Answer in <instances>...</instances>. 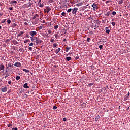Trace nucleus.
I'll use <instances>...</instances> for the list:
<instances>
[{"mask_svg":"<svg viewBox=\"0 0 130 130\" xmlns=\"http://www.w3.org/2000/svg\"><path fill=\"white\" fill-rule=\"evenodd\" d=\"M91 7L93 8L92 9L93 11H97L99 7H98V4H96V3H93Z\"/></svg>","mask_w":130,"mask_h":130,"instance_id":"1","label":"nucleus"},{"mask_svg":"<svg viewBox=\"0 0 130 130\" xmlns=\"http://www.w3.org/2000/svg\"><path fill=\"white\" fill-rule=\"evenodd\" d=\"M44 12H45V13H49V12H50V11H51V8H50V7L49 6H47L46 7V9H44Z\"/></svg>","mask_w":130,"mask_h":130,"instance_id":"2","label":"nucleus"},{"mask_svg":"<svg viewBox=\"0 0 130 130\" xmlns=\"http://www.w3.org/2000/svg\"><path fill=\"white\" fill-rule=\"evenodd\" d=\"M72 12L73 15H76L77 14V12H78V8L75 7L73 8Z\"/></svg>","mask_w":130,"mask_h":130,"instance_id":"3","label":"nucleus"},{"mask_svg":"<svg viewBox=\"0 0 130 130\" xmlns=\"http://www.w3.org/2000/svg\"><path fill=\"white\" fill-rule=\"evenodd\" d=\"M36 34H37V32L36 31H30L29 32V35H30V36H31V37H34V36H35V35H36Z\"/></svg>","mask_w":130,"mask_h":130,"instance_id":"4","label":"nucleus"},{"mask_svg":"<svg viewBox=\"0 0 130 130\" xmlns=\"http://www.w3.org/2000/svg\"><path fill=\"white\" fill-rule=\"evenodd\" d=\"M1 91L2 92H7V91H8V88H7V86H6L5 87H3L1 89Z\"/></svg>","mask_w":130,"mask_h":130,"instance_id":"5","label":"nucleus"},{"mask_svg":"<svg viewBox=\"0 0 130 130\" xmlns=\"http://www.w3.org/2000/svg\"><path fill=\"white\" fill-rule=\"evenodd\" d=\"M21 66H22V64H21V63L19 62H15L14 64V66L17 67V68H20Z\"/></svg>","mask_w":130,"mask_h":130,"instance_id":"6","label":"nucleus"},{"mask_svg":"<svg viewBox=\"0 0 130 130\" xmlns=\"http://www.w3.org/2000/svg\"><path fill=\"white\" fill-rule=\"evenodd\" d=\"M36 42L37 44H40L42 43V40H40V39H37L36 40Z\"/></svg>","mask_w":130,"mask_h":130,"instance_id":"7","label":"nucleus"},{"mask_svg":"<svg viewBox=\"0 0 130 130\" xmlns=\"http://www.w3.org/2000/svg\"><path fill=\"white\" fill-rule=\"evenodd\" d=\"M23 88H24V89H29V86H28V83H25L23 85Z\"/></svg>","mask_w":130,"mask_h":130,"instance_id":"8","label":"nucleus"},{"mask_svg":"<svg viewBox=\"0 0 130 130\" xmlns=\"http://www.w3.org/2000/svg\"><path fill=\"white\" fill-rule=\"evenodd\" d=\"M5 69V66L3 64H0V71H2V70H4Z\"/></svg>","mask_w":130,"mask_h":130,"instance_id":"9","label":"nucleus"},{"mask_svg":"<svg viewBox=\"0 0 130 130\" xmlns=\"http://www.w3.org/2000/svg\"><path fill=\"white\" fill-rule=\"evenodd\" d=\"M17 2H18V0H17V1H11L10 2V5H13V4H17Z\"/></svg>","mask_w":130,"mask_h":130,"instance_id":"10","label":"nucleus"},{"mask_svg":"<svg viewBox=\"0 0 130 130\" xmlns=\"http://www.w3.org/2000/svg\"><path fill=\"white\" fill-rule=\"evenodd\" d=\"M8 72H9V67H7L5 68V74H7V75H8Z\"/></svg>","mask_w":130,"mask_h":130,"instance_id":"11","label":"nucleus"},{"mask_svg":"<svg viewBox=\"0 0 130 130\" xmlns=\"http://www.w3.org/2000/svg\"><path fill=\"white\" fill-rule=\"evenodd\" d=\"M61 49L60 48H58L56 49V50L55 51V53H56V54H57V53H58V52H59V51H60Z\"/></svg>","mask_w":130,"mask_h":130,"instance_id":"12","label":"nucleus"},{"mask_svg":"<svg viewBox=\"0 0 130 130\" xmlns=\"http://www.w3.org/2000/svg\"><path fill=\"white\" fill-rule=\"evenodd\" d=\"M13 44L15 45H17V44H19V42H18V41H17V40H14L13 41Z\"/></svg>","mask_w":130,"mask_h":130,"instance_id":"13","label":"nucleus"},{"mask_svg":"<svg viewBox=\"0 0 130 130\" xmlns=\"http://www.w3.org/2000/svg\"><path fill=\"white\" fill-rule=\"evenodd\" d=\"M76 6H78V7H81V6H83V2L78 3L77 4H76Z\"/></svg>","mask_w":130,"mask_h":130,"instance_id":"14","label":"nucleus"},{"mask_svg":"<svg viewBox=\"0 0 130 130\" xmlns=\"http://www.w3.org/2000/svg\"><path fill=\"white\" fill-rule=\"evenodd\" d=\"M24 34V31H20L18 35V37H19V36H22V35H23V34Z\"/></svg>","mask_w":130,"mask_h":130,"instance_id":"15","label":"nucleus"},{"mask_svg":"<svg viewBox=\"0 0 130 130\" xmlns=\"http://www.w3.org/2000/svg\"><path fill=\"white\" fill-rule=\"evenodd\" d=\"M66 59H67V61H70V60H72V57H66Z\"/></svg>","mask_w":130,"mask_h":130,"instance_id":"16","label":"nucleus"},{"mask_svg":"<svg viewBox=\"0 0 130 130\" xmlns=\"http://www.w3.org/2000/svg\"><path fill=\"white\" fill-rule=\"evenodd\" d=\"M23 71L25 72V73H30V71L27 69H23Z\"/></svg>","mask_w":130,"mask_h":130,"instance_id":"17","label":"nucleus"},{"mask_svg":"<svg viewBox=\"0 0 130 130\" xmlns=\"http://www.w3.org/2000/svg\"><path fill=\"white\" fill-rule=\"evenodd\" d=\"M123 4V0H119V5H122Z\"/></svg>","mask_w":130,"mask_h":130,"instance_id":"18","label":"nucleus"},{"mask_svg":"<svg viewBox=\"0 0 130 130\" xmlns=\"http://www.w3.org/2000/svg\"><path fill=\"white\" fill-rule=\"evenodd\" d=\"M57 47V44L56 43H54L53 45V48H55V47Z\"/></svg>","mask_w":130,"mask_h":130,"instance_id":"19","label":"nucleus"},{"mask_svg":"<svg viewBox=\"0 0 130 130\" xmlns=\"http://www.w3.org/2000/svg\"><path fill=\"white\" fill-rule=\"evenodd\" d=\"M70 49H71V47H67L66 50V52H68V51H69Z\"/></svg>","mask_w":130,"mask_h":130,"instance_id":"20","label":"nucleus"},{"mask_svg":"<svg viewBox=\"0 0 130 130\" xmlns=\"http://www.w3.org/2000/svg\"><path fill=\"white\" fill-rule=\"evenodd\" d=\"M90 40H91V38L89 37H87V39L86 40L87 42H90Z\"/></svg>","mask_w":130,"mask_h":130,"instance_id":"21","label":"nucleus"},{"mask_svg":"<svg viewBox=\"0 0 130 130\" xmlns=\"http://www.w3.org/2000/svg\"><path fill=\"white\" fill-rule=\"evenodd\" d=\"M37 17H38V15H37V14L35 15L34 16V17H32L33 20H35V19H36Z\"/></svg>","mask_w":130,"mask_h":130,"instance_id":"22","label":"nucleus"},{"mask_svg":"<svg viewBox=\"0 0 130 130\" xmlns=\"http://www.w3.org/2000/svg\"><path fill=\"white\" fill-rule=\"evenodd\" d=\"M39 5L40 8H42V7H44V5L43 4H41H41H39Z\"/></svg>","mask_w":130,"mask_h":130,"instance_id":"23","label":"nucleus"},{"mask_svg":"<svg viewBox=\"0 0 130 130\" xmlns=\"http://www.w3.org/2000/svg\"><path fill=\"white\" fill-rule=\"evenodd\" d=\"M55 37L56 39H58V38H59L58 34H55Z\"/></svg>","mask_w":130,"mask_h":130,"instance_id":"24","label":"nucleus"},{"mask_svg":"<svg viewBox=\"0 0 130 130\" xmlns=\"http://www.w3.org/2000/svg\"><path fill=\"white\" fill-rule=\"evenodd\" d=\"M110 15V11H108L107 14H105V16H107L108 17Z\"/></svg>","mask_w":130,"mask_h":130,"instance_id":"25","label":"nucleus"},{"mask_svg":"<svg viewBox=\"0 0 130 130\" xmlns=\"http://www.w3.org/2000/svg\"><path fill=\"white\" fill-rule=\"evenodd\" d=\"M12 28H15V27H17V25L15 23H13L12 25Z\"/></svg>","mask_w":130,"mask_h":130,"instance_id":"26","label":"nucleus"},{"mask_svg":"<svg viewBox=\"0 0 130 130\" xmlns=\"http://www.w3.org/2000/svg\"><path fill=\"white\" fill-rule=\"evenodd\" d=\"M105 32L107 33V34H109V33H110V30L107 29V30H106Z\"/></svg>","mask_w":130,"mask_h":130,"instance_id":"27","label":"nucleus"},{"mask_svg":"<svg viewBox=\"0 0 130 130\" xmlns=\"http://www.w3.org/2000/svg\"><path fill=\"white\" fill-rule=\"evenodd\" d=\"M20 76H16V78H15V79H16V80H20Z\"/></svg>","mask_w":130,"mask_h":130,"instance_id":"28","label":"nucleus"},{"mask_svg":"<svg viewBox=\"0 0 130 130\" xmlns=\"http://www.w3.org/2000/svg\"><path fill=\"white\" fill-rule=\"evenodd\" d=\"M72 12V8H70L67 10V13H71Z\"/></svg>","mask_w":130,"mask_h":130,"instance_id":"29","label":"nucleus"},{"mask_svg":"<svg viewBox=\"0 0 130 130\" xmlns=\"http://www.w3.org/2000/svg\"><path fill=\"white\" fill-rule=\"evenodd\" d=\"M4 75H6L5 77V79H6L7 78H8V76H10V75H9V74H8V73H5V74H4Z\"/></svg>","mask_w":130,"mask_h":130,"instance_id":"30","label":"nucleus"},{"mask_svg":"<svg viewBox=\"0 0 130 130\" xmlns=\"http://www.w3.org/2000/svg\"><path fill=\"white\" fill-rule=\"evenodd\" d=\"M112 15H113V16H114V15H116V12L115 11L112 12Z\"/></svg>","mask_w":130,"mask_h":130,"instance_id":"31","label":"nucleus"},{"mask_svg":"<svg viewBox=\"0 0 130 130\" xmlns=\"http://www.w3.org/2000/svg\"><path fill=\"white\" fill-rule=\"evenodd\" d=\"M54 28L55 30H57V29L58 28V25H56L54 27Z\"/></svg>","mask_w":130,"mask_h":130,"instance_id":"32","label":"nucleus"},{"mask_svg":"<svg viewBox=\"0 0 130 130\" xmlns=\"http://www.w3.org/2000/svg\"><path fill=\"white\" fill-rule=\"evenodd\" d=\"M99 48H100V49H102L103 48V45H101L99 46Z\"/></svg>","mask_w":130,"mask_h":130,"instance_id":"33","label":"nucleus"},{"mask_svg":"<svg viewBox=\"0 0 130 130\" xmlns=\"http://www.w3.org/2000/svg\"><path fill=\"white\" fill-rule=\"evenodd\" d=\"M8 81H9L8 83L9 85H11V84H12V80L9 79Z\"/></svg>","mask_w":130,"mask_h":130,"instance_id":"34","label":"nucleus"},{"mask_svg":"<svg viewBox=\"0 0 130 130\" xmlns=\"http://www.w3.org/2000/svg\"><path fill=\"white\" fill-rule=\"evenodd\" d=\"M88 86H90V87H91V86H94V84L92 83H89Z\"/></svg>","mask_w":130,"mask_h":130,"instance_id":"35","label":"nucleus"},{"mask_svg":"<svg viewBox=\"0 0 130 130\" xmlns=\"http://www.w3.org/2000/svg\"><path fill=\"white\" fill-rule=\"evenodd\" d=\"M107 3H112V1L111 0H108L106 2V4H107Z\"/></svg>","mask_w":130,"mask_h":130,"instance_id":"36","label":"nucleus"},{"mask_svg":"<svg viewBox=\"0 0 130 130\" xmlns=\"http://www.w3.org/2000/svg\"><path fill=\"white\" fill-rule=\"evenodd\" d=\"M61 15H62V16L65 17V16H66V15H67V14H66V12H62L61 13Z\"/></svg>","mask_w":130,"mask_h":130,"instance_id":"37","label":"nucleus"},{"mask_svg":"<svg viewBox=\"0 0 130 130\" xmlns=\"http://www.w3.org/2000/svg\"><path fill=\"white\" fill-rule=\"evenodd\" d=\"M129 96V92H128V93L126 95V98H128Z\"/></svg>","mask_w":130,"mask_h":130,"instance_id":"38","label":"nucleus"},{"mask_svg":"<svg viewBox=\"0 0 130 130\" xmlns=\"http://www.w3.org/2000/svg\"><path fill=\"white\" fill-rule=\"evenodd\" d=\"M7 23H8V24H11V20L8 19L7 20Z\"/></svg>","mask_w":130,"mask_h":130,"instance_id":"39","label":"nucleus"},{"mask_svg":"<svg viewBox=\"0 0 130 130\" xmlns=\"http://www.w3.org/2000/svg\"><path fill=\"white\" fill-rule=\"evenodd\" d=\"M48 32L49 34H51V33H52V31H51V30L50 29L48 30Z\"/></svg>","mask_w":130,"mask_h":130,"instance_id":"40","label":"nucleus"},{"mask_svg":"<svg viewBox=\"0 0 130 130\" xmlns=\"http://www.w3.org/2000/svg\"><path fill=\"white\" fill-rule=\"evenodd\" d=\"M53 109H54V110H55V109H57V107H56V106H53Z\"/></svg>","mask_w":130,"mask_h":130,"instance_id":"41","label":"nucleus"},{"mask_svg":"<svg viewBox=\"0 0 130 130\" xmlns=\"http://www.w3.org/2000/svg\"><path fill=\"white\" fill-rule=\"evenodd\" d=\"M110 24H112V26H115V22H112Z\"/></svg>","mask_w":130,"mask_h":130,"instance_id":"42","label":"nucleus"},{"mask_svg":"<svg viewBox=\"0 0 130 130\" xmlns=\"http://www.w3.org/2000/svg\"><path fill=\"white\" fill-rule=\"evenodd\" d=\"M30 39L31 41H34V38H33V37H30Z\"/></svg>","mask_w":130,"mask_h":130,"instance_id":"43","label":"nucleus"},{"mask_svg":"<svg viewBox=\"0 0 130 130\" xmlns=\"http://www.w3.org/2000/svg\"><path fill=\"white\" fill-rule=\"evenodd\" d=\"M63 34H66V33H67V30L64 29V30H63Z\"/></svg>","mask_w":130,"mask_h":130,"instance_id":"44","label":"nucleus"},{"mask_svg":"<svg viewBox=\"0 0 130 130\" xmlns=\"http://www.w3.org/2000/svg\"><path fill=\"white\" fill-rule=\"evenodd\" d=\"M28 41H29V40H27L24 41V43H28Z\"/></svg>","mask_w":130,"mask_h":130,"instance_id":"45","label":"nucleus"},{"mask_svg":"<svg viewBox=\"0 0 130 130\" xmlns=\"http://www.w3.org/2000/svg\"><path fill=\"white\" fill-rule=\"evenodd\" d=\"M9 10H10V11H13V10H14V8H13V7H10V8H9Z\"/></svg>","mask_w":130,"mask_h":130,"instance_id":"46","label":"nucleus"},{"mask_svg":"<svg viewBox=\"0 0 130 130\" xmlns=\"http://www.w3.org/2000/svg\"><path fill=\"white\" fill-rule=\"evenodd\" d=\"M1 73H4L5 72V69H1Z\"/></svg>","mask_w":130,"mask_h":130,"instance_id":"47","label":"nucleus"},{"mask_svg":"<svg viewBox=\"0 0 130 130\" xmlns=\"http://www.w3.org/2000/svg\"><path fill=\"white\" fill-rule=\"evenodd\" d=\"M63 121H67V118H63Z\"/></svg>","mask_w":130,"mask_h":130,"instance_id":"48","label":"nucleus"},{"mask_svg":"<svg viewBox=\"0 0 130 130\" xmlns=\"http://www.w3.org/2000/svg\"><path fill=\"white\" fill-rule=\"evenodd\" d=\"M42 28H43V26H40L39 27V30H42Z\"/></svg>","mask_w":130,"mask_h":130,"instance_id":"49","label":"nucleus"},{"mask_svg":"<svg viewBox=\"0 0 130 130\" xmlns=\"http://www.w3.org/2000/svg\"><path fill=\"white\" fill-rule=\"evenodd\" d=\"M12 130H18V128H17V127L13 128L12 129Z\"/></svg>","mask_w":130,"mask_h":130,"instance_id":"50","label":"nucleus"},{"mask_svg":"<svg viewBox=\"0 0 130 130\" xmlns=\"http://www.w3.org/2000/svg\"><path fill=\"white\" fill-rule=\"evenodd\" d=\"M50 42L53 43L54 42V39H51Z\"/></svg>","mask_w":130,"mask_h":130,"instance_id":"51","label":"nucleus"},{"mask_svg":"<svg viewBox=\"0 0 130 130\" xmlns=\"http://www.w3.org/2000/svg\"><path fill=\"white\" fill-rule=\"evenodd\" d=\"M25 36L26 37H27V38H29V37H30V36L28 34H26Z\"/></svg>","mask_w":130,"mask_h":130,"instance_id":"52","label":"nucleus"},{"mask_svg":"<svg viewBox=\"0 0 130 130\" xmlns=\"http://www.w3.org/2000/svg\"><path fill=\"white\" fill-rule=\"evenodd\" d=\"M6 21H7V19H4L3 20V21L2 22V23H5V22H6Z\"/></svg>","mask_w":130,"mask_h":130,"instance_id":"53","label":"nucleus"},{"mask_svg":"<svg viewBox=\"0 0 130 130\" xmlns=\"http://www.w3.org/2000/svg\"><path fill=\"white\" fill-rule=\"evenodd\" d=\"M11 126H12V124H9L8 125V127H11Z\"/></svg>","mask_w":130,"mask_h":130,"instance_id":"54","label":"nucleus"},{"mask_svg":"<svg viewBox=\"0 0 130 130\" xmlns=\"http://www.w3.org/2000/svg\"><path fill=\"white\" fill-rule=\"evenodd\" d=\"M33 43H31L30 44H29V46H33Z\"/></svg>","mask_w":130,"mask_h":130,"instance_id":"55","label":"nucleus"},{"mask_svg":"<svg viewBox=\"0 0 130 130\" xmlns=\"http://www.w3.org/2000/svg\"><path fill=\"white\" fill-rule=\"evenodd\" d=\"M28 49H29V50H32V47H29V48H28Z\"/></svg>","mask_w":130,"mask_h":130,"instance_id":"56","label":"nucleus"},{"mask_svg":"<svg viewBox=\"0 0 130 130\" xmlns=\"http://www.w3.org/2000/svg\"><path fill=\"white\" fill-rule=\"evenodd\" d=\"M39 4H41V0L39 1L38 4L39 5Z\"/></svg>","mask_w":130,"mask_h":130,"instance_id":"57","label":"nucleus"},{"mask_svg":"<svg viewBox=\"0 0 130 130\" xmlns=\"http://www.w3.org/2000/svg\"><path fill=\"white\" fill-rule=\"evenodd\" d=\"M99 119V117L95 118V120L97 121Z\"/></svg>","mask_w":130,"mask_h":130,"instance_id":"58","label":"nucleus"},{"mask_svg":"<svg viewBox=\"0 0 130 130\" xmlns=\"http://www.w3.org/2000/svg\"><path fill=\"white\" fill-rule=\"evenodd\" d=\"M64 42H66V41H67V39H63V40Z\"/></svg>","mask_w":130,"mask_h":130,"instance_id":"59","label":"nucleus"},{"mask_svg":"<svg viewBox=\"0 0 130 130\" xmlns=\"http://www.w3.org/2000/svg\"><path fill=\"white\" fill-rule=\"evenodd\" d=\"M8 67H9V68L12 67V64H8Z\"/></svg>","mask_w":130,"mask_h":130,"instance_id":"60","label":"nucleus"},{"mask_svg":"<svg viewBox=\"0 0 130 130\" xmlns=\"http://www.w3.org/2000/svg\"><path fill=\"white\" fill-rule=\"evenodd\" d=\"M76 59H79V58H80V57L79 56H77L76 57Z\"/></svg>","mask_w":130,"mask_h":130,"instance_id":"61","label":"nucleus"},{"mask_svg":"<svg viewBox=\"0 0 130 130\" xmlns=\"http://www.w3.org/2000/svg\"><path fill=\"white\" fill-rule=\"evenodd\" d=\"M105 30H106V31L107 30H108V27H106L105 28Z\"/></svg>","mask_w":130,"mask_h":130,"instance_id":"62","label":"nucleus"},{"mask_svg":"<svg viewBox=\"0 0 130 130\" xmlns=\"http://www.w3.org/2000/svg\"><path fill=\"white\" fill-rule=\"evenodd\" d=\"M45 36H46V37H48V38L49 37L48 36V34H46Z\"/></svg>","mask_w":130,"mask_h":130,"instance_id":"63","label":"nucleus"},{"mask_svg":"<svg viewBox=\"0 0 130 130\" xmlns=\"http://www.w3.org/2000/svg\"><path fill=\"white\" fill-rule=\"evenodd\" d=\"M32 4L30 3L29 5H28V7H31Z\"/></svg>","mask_w":130,"mask_h":130,"instance_id":"64","label":"nucleus"}]
</instances>
